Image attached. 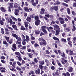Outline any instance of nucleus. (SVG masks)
I'll use <instances>...</instances> for the list:
<instances>
[{"mask_svg":"<svg viewBox=\"0 0 76 76\" xmlns=\"http://www.w3.org/2000/svg\"><path fill=\"white\" fill-rule=\"evenodd\" d=\"M53 26L54 27V30L56 31L55 35H58L60 34V26L57 25V24L55 25H53Z\"/></svg>","mask_w":76,"mask_h":76,"instance_id":"f257e3e1","label":"nucleus"},{"mask_svg":"<svg viewBox=\"0 0 76 76\" xmlns=\"http://www.w3.org/2000/svg\"><path fill=\"white\" fill-rule=\"evenodd\" d=\"M38 41H41L39 42V44L40 45H43V46H46V45L47 44V41L46 40H45L44 39L39 38L38 39Z\"/></svg>","mask_w":76,"mask_h":76,"instance_id":"f03ea898","label":"nucleus"},{"mask_svg":"<svg viewBox=\"0 0 76 76\" xmlns=\"http://www.w3.org/2000/svg\"><path fill=\"white\" fill-rule=\"evenodd\" d=\"M4 37L7 42L9 43L10 44H12V42H13V39H10L9 40V37H7L6 36H4Z\"/></svg>","mask_w":76,"mask_h":76,"instance_id":"7ed1b4c3","label":"nucleus"},{"mask_svg":"<svg viewBox=\"0 0 76 76\" xmlns=\"http://www.w3.org/2000/svg\"><path fill=\"white\" fill-rule=\"evenodd\" d=\"M36 2H34V0H31V3H32V6L35 7L37 6V4H38V0H36Z\"/></svg>","mask_w":76,"mask_h":76,"instance_id":"20e7f679","label":"nucleus"},{"mask_svg":"<svg viewBox=\"0 0 76 76\" xmlns=\"http://www.w3.org/2000/svg\"><path fill=\"white\" fill-rule=\"evenodd\" d=\"M1 66L2 65L0 64V66ZM0 70L1 73H3V72L5 73L6 72V71H5L6 70V68L3 66H0Z\"/></svg>","mask_w":76,"mask_h":76,"instance_id":"39448f33","label":"nucleus"},{"mask_svg":"<svg viewBox=\"0 0 76 76\" xmlns=\"http://www.w3.org/2000/svg\"><path fill=\"white\" fill-rule=\"evenodd\" d=\"M11 49L14 51H16L15 50H16V44L14 43L12 44Z\"/></svg>","mask_w":76,"mask_h":76,"instance_id":"423d86ee","label":"nucleus"},{"mask_svg":"<svg viewBox=\"0 0 76 76\" xmlns=\"http://www.w3.org/2000/svg\"><path fill=\"white\" fill-rule=\"evenodd\" d=\"M52 38L54 40H55V41H55V42H56V43H57L58 42H60V40L58 38H57V37L54 36L52 37Z\"/></svg>","mask_w":76,"mask_h":76,"instance_id":"0eeeda50","label":"nucleus"},{"mask_svg":"<svg viewBox=\"0 0 76 76\" xmlns=\"http://www.w3.org/2000/svg\"><path fill=\"white\" fill-rule=\"evenodd\" d=\"M40 20H37L35 22V24L36 26H38L40 25Z\"/></svg>","mask_w":76,"mask_h":76,"instance_id":"6e6552de","label":"nucleus"},{"mask_svg":"<svg viewBox=\"0 0 76 76\" xmlns=\"http://www.w3.org/2000/svg\"><path fill=\"white\" fill-rule=\"evenodd\" d=\"M15 12L14 13L15 14L16 16H18L19 15V10L17 9H15Z\"/></svg>","mask_w":76,"mask_h":76,"instance_id":"1a4fd4ad","label":"nucleus"},{"mask_svg":"<svg viewBox=\"0 0 76 76\" xmlns=\"http://www.w3.org/2000/svg\"><path fill=\"white\" fill-rule=\"evenodd\" d=\"M40 13L41 15H44L45 13V9L43 8H41Z\"/></svg>","mask_w":76,"mask_h":76,"instance_id":"9d476101","label":"nucleus"},{"mask_svg":"<svg viewBox=\"0 0 76 76\" xmlns=\"http://www.w3.org/2000/svg\"><path fill=\"white\" fill-rule=\"evenodd\" d=\"M26 39H25L24 40L26 41L27 42H28L29 41H30V39L29 38V37L28 35L26 36Z\"/></svg>","mask_w":76,"mask_h":76,"instance_id":"9b49d317","label":"nucleus"},{"mask_svg":"<svg viewBox=\"0 0 76 76\" xmlns=\"http://www.w3.org/2000/svg\"><path fill=\"white\" fill-rule=\"evenodd\" d=\"M5 35H9L10 32H9V30L7 28H5Z\"/></svg>","mask_w":76,"mask_h":76,"instance_id":"f8f14e48","label":"nucleus"},{"mask_svg":"<svg viewBox=\"0 0 76 76\" xmlns=\"http://www.w3.org/2000/svg\"><path fill=\"white\" fill-rule=\"evenodd\" d=\"M12 27L14 29V30H15L16 31H18V27L16 25H12Z\"/></svg>","mask_w":76,"mask_h":76,"instance_id":"ddd939ff","label":"nucleus"},{"mask_svg":"<svg viewBox=\"0 0 76 76\" xmlns=\"http://www.w3.org/2000/svg\"><path fill=\"white\" fill-rule=\"evenodd\" d=\"M61 4V2L58 0H57L55 1V3H54V6H56V5H59Z\"/></svg>","mask_w":76,"mask_h":76,"instance_id":"4468645a","label":"nucleus"},{"mask_svg":"<svg viewBox=\"0 0 76 76\" xmlns=\"http://www.w3.org/2000/svg\"><path fill=\"white\" fill-rule=\"evenodd\" d=\"M0 10L2 12H4V13H5L6 12V11H7L4 7H1L0 8Z\"/></svg>","mask_w":76,"mask_h":76,"instance_id":"2eb2a0df","label":"nucleus"},{"mask_svg":"<svg viewBox=\"0 0 76 76\" xmlns=\"http://www.w3.org/2000/svg\"><path fill=\"white\" fill-rule=\"evenodd\" d=\"M39 63L40 64L39 65H44L45 64V61L44 60L39 61Z\"/></svg>","mask_w":76,"mask_h":76,"instance_id":"dca6fc26","label":"nucleus"},{"mask_svg":"<svg viewBox=\"0 0 76 76\" xmlns=\"http://www.w3.org/2000/svg\"><path fill=\"white\" fill-rule=\"evenodd\" d=\"M24 10L25 12H30L29 10L28 7H24Z\"/></svg>","mask_w":76,"mask_h":76,"instance_id":"f3484780","label":"nucleus"},{"mask_svg":"<svg viewBox=\"0 0 76 76\" xmlns=\"http://www.w3.org/2000/svg\"><path fill=\"white\" fill-rule=\"evenodd\" d=\"M45 61L46 63V66H49V63H50L49 61H48L47 59H45Z\"/></svg>","mask_w":76,"mask_h":76,"instance_id":"a211bd4d","label":"nucleus"},{"mask_svg":"<svg viewBox=\"0 0 76 76\" xmlns=\"http://www.w3.org/2000/svg\"><path fill=\"white\" fill-rule=\"evenodd\" d=\"M26 20L29 22H31L32 21V19H31V18L30 17H27V18L26 19Z\"/></svg>","mask_w":76,"mask_h":76,"instance_id":"6ab92c4d","label":"nucleus"},{"mask_svg":"<svg viewBox=\"0 0 76 76\" xmlns=\"http://www.w3.org/2000/svg\"><path fill=\"white\" fill-rule=\"evenodd\" d=\"M35 73L36 74H37V75H39V74H40V69L39 68L37 69V70H36Z\"/></svg>","mask_w":76,"mask_h":76,"instance_id":"aec40b11","label":"nucleus"},{"mask_svg":"<svg viewBox=\"0 0 76 76\" xmlns=\"http://www.w3.org/2000/svg\"><path fill=\"white\" fill-rule=\"evenodd\" d=\"M12 37L15 38L16 39H17L18 37V36L16 35V34L12 33Z\"/></svg>","mask_w":76,"mask_h":76,"instance_id":"412c9836","label":"nucleus"},{"mask_svg":"<svg viewBox=\"0 0 76 76\" xmlns=\"http://www.w3.org/2000/svg\"><path fill=\"white\" fill-rule=\"evenodd\" d=\"M19 4H17V3H15V4H14V8L15 9H17V8H18V7H19Z\"/></svg>","mask_w":76,"mask_h":76,"instance_id":"4be33fe9","label":"nucleus"},{"mask_svg":"<svg viewBox=\"0 0 76 76\" xmlns=\"http://www.w3.org/2000/svg\"><path fill=\"white\" fill-rule=\"evenodd\" d=\"M3 43L4 45H6V47H8V46H9V43L7 42L6 41H4Z\"/></svg>","mask_w":76,"mask_h":76,"instance_id":"5701e85b","label":"nucleus"},{"mask_svg":"<svg viewBox=\"0 0 76 76\" xmlns=\"http://www.w3.org/2000/svg\"><path fill=\"white\" fill-rule=\"evenodd\" d=\"M66 32H70V31H71V28L69 27H66Z\"/></svg>","mask_w":76,"mask_h":76,"instance_id":"b1692460","label":"nucleus"},{"mask_svg":"<svg viewBox=\"0 0 76 76\" xmlns=\"http://www.w3.org/2000/svg\"><path fill=\"white\" fill-rule=\"evenodd\" d=\"M29 75H35V72L32 70H31L29 73Z\"/></svg>","mask_w":76,"mask_h":76,"instance_id":"393cba45","label":"nucleus"},{"mask_svg":"<svg viewBox=\"0 0 76 76\" xmlns=\"http://www.w3.org/2000/svg\"><path fill=\"white\" fill-rule=\"evenodd\" d=\"M47 67L46 66H44L43 68L41 69V71H43V70H47Z\"/></svg>","mask_w":76,"mask_h":76,"instance_id":"a878e982","label":"nucleus"},{"mask_svg":"<svg viewBox=\"0 0 76 76\" xmlns=\"http://www.w3.org/2000/svg\"><path fill=\"white\" fill-rule=\"evenodd\" d=\"M9 5L10 6L9 7H10V8H11V9H13V3H9Z\"/></svg>","mask_w":76,"mask_h":76,"instance_id":"bb28decb","label":"nucleus"},{"mask_svg":"<svg viewBox=\"0 0 76 76\" xmlns=\"http://www.w3.org/2000/svg\"><path fill=\"white\" fill-rule=\"evenodd\" d=\"M73 67L72 66H70L69 68L68 71L69 72H73Z\"/></svg>","mask_w":76,"mask_h":76,"instance_id":"cd10ccee","label":"nucleus"},{"mask_svg":"<svg viewBox=\"0 0 76 76\" xmlns=\"http://www.w3.org/2000/svg\"><path fill=\"white\" fill-rule=\"evenodd\" d=\"M54 8V10L55 11H58V6H53Z\"/></svg>","mask_w":76,"mask_h":76,"instance_id":"c85d7f7f","label":"nucleus"},{"mask_svg":"<svg viewBox=\"0 0 76 76\" xmlns=\"http://www.w3.org/2000/svg\"><path fill=\"white\" fill-rule=\"evenodd\" d=\"M15 55H17V56H18V57H20V56H21V55H20V53H19V52H16L15 53Z\"/></svg>","mask_w":76,"mask_h":76,"instance_id":"c756f323","label":"nucleus"},{"mask_svg":"<svg viewBox=\"0 0 76 76\" xmlns=\"http://www.w3.org/2000/svg\"><path fill=\"white\" fill-rule=\"evenodd\" d=\"M68 44L70 46V47H72V41H70L69 42H68Z\"/></svg>","mask_w":76,"mask_h":76,"instance_id":"7c9ffc66","label":"nucleus"},{"mask_svg":"<svg viewBox=\"0 0 76 76\" xmlns=\"http://www.w3.org/2000/svg\"><path fill=\"white\" fill-rule=\"evenodd\" d=\"M40 31L39 30H36L35 31V34L36 35H38L40 34Z\"/></svg>","mask_w":76,"mask_h":76,"instance_id":"2f4dec72","label":"nucleus"},{"mask_svg":"<svg viewBox=\"0 0 76 76\" xmlns=\"http://www.w3.org/2000/svg\"><path fill=\"white\" fill-rule=\"evenodd\" d=\"M73 28H72V32H74V31H75L76 30V27L74 25H72Z\"/></svg>","mask_w":76,"mask_h":76,"instance_id":"473e14b6","label":"nucleus"},{"mask_svg":"<svg viewBox=\"0 0 76 76\" xmlns=\"http://www.w3.org/2000/svg\"><path fill=\"white\" fill-rule=\"evenodd\" d=\"M34 19L36 20H40L39 18V17L38 15L37 16H35V17H34Z\"/></svg>","mask_w":76,"mask_h":76,"instance_id":"72a5a7b5","label":"nucleus"},{"mask_svg":"<svg viewBox=\"0 0 76 76\" xmlns=\"http://www.w3.org/2000/svg\"><path fill=\"white\" fill-rule=\"evenodd\" d=\"M16 64V61H14L12 64V66L14 67V68H16V66H15V65Z\"/></svg>","mask_w":76,"mask_h":76,"instance_id":"f704fd0d","label":"nucleus"},{"mask_svg":"<svg viewBox=\"0 0 76 76\" xmlns=\"http://www.w3.org/2000/svg\"><path fill=\"white\" fill-rule=\"evenodd\" d=\"M67 10L68 14V15H70V9L69 8H67Z\"/></svg>","mask_w":76,"mask_h":76,"instance_id":"c9c22d12","label":"nucleus"},{"mask_svg":"<svg viewBox=\"0 0 76 76\" xmlns=\"http://www.w3.org/2000/svg\"><path fill=\"white\" fill-rule=\"evenodd\" d=\"M65 20H64V19L62 20H61L60 21L61 24H64V23H65Z\"/></svg>","mask_w":76,"mask_h":76,"instance_id":"e433bc0d","label":"nucleus"},{"mask_svg":"<svg viewBox=\"0 0 76 76\" xmlns=\"http://www.w3.org/2000/svg\"><path fill=\"white\" fill-rule=\"evenodd\" d=\"M61 4L62 5V6H66V7H68V6H69V5H68V4L64 3H63V2Z\"/></svg>","mask_w":76,"mask_h":76,"instance_id":"4c0bfd02","label":"nucleus"},{"mask_svg":"<svg viewBox=\"0 0 76 76\" xmlns=\"http://www.w3.org/2000/svg\"><path fill=\"white\" fill-rule=\"evenodd\" d=\"M61 41H62V42H67V41H66V39L63 38H62L61 39Z\"/></svg>","mask_w":76,"mask_h":76,"instance_id":"58836bf2","label":"nucleus"},{"mask_svg":"<svg viewBox=\"0 0 76 76\" xmlns=\"http://www.w3.org/2000/svg\"><path fill=\"white\" fill-rule=\"evenodd\" d=\"M43 32V33L44 34H47V31L46 30V29L45 30H42Z\"/></svg>","mask_w":76,"mask_h":76,"instance_id":"ea45409f","label":"nucleus"},{"mask_svg":"<svg viewBox=\"0 0 76 76\" xmlns=\"http://www.w3.org/2000/svg\"><path fill=\"white\" fill-rule=\"evenodd\" d=\"M10 70L12 71L13 72H16L17 70L16 69H14L13 67H12V69L10 68Z\"/></svg>","mask_w":76,"mask_h":76,"instance_id":"a19ab883","label":"nucleus"},{"mask_svg":"<svg viewBox=\"0 0 76 76\" xmlns=\"http://www.w3.org/2000/svg\"><path fill=\"white\" fill-rule=\"evenodd\" d=\"M20 29L21 30H22V31H25V27H24L23 26H21Z\"/></svg>","mask_w":76,"mask_h":76,"instance_id":"79ce46f5","label":"nucleus"},{"mask_svg":"<svg viewBox=\"0 0 76 76\" xmlns=\"http://www.w3.org/2000/svg\"><path fill=\"white\" fill-rule=\"evenodd\" d=\"M27 55L28 56V57L30 58H32L33 57L31 55V53H27Z\"/></svg>","mask_w":76,"mask_h":76,"instance_id":"37998d69","label":"nucleus"},{"mask_svg":"<svg viewBox=\"0 0 76 76\" xmlns=\"http://www.w3.org/2000/svg\"><path fill=\"white\" fill-rule=\"evenodd\" d=\"M39 67L40 69V70H41V69H42L43 67H44V66L42 65H39Z\"/></svg>","mask_w":76,"mask_h":76,"instance_id":"c03bdc74","label":"nucleus"},{"mask_svg":"<svg viewBox=\"0 0 76 76\" xmlns=\"http://www.w3.org/2000/svg\"><path fill=\"white\" fill-rule=\"evenodd\" d=\"M42 30H45L46 29V26H42Z\"/></svg>","mask_w":76,"mask_h":76,"instance_id":"a18cd8bd","label":"nucleus"},{"mask_svg":"<svg viewBox=\"0 0 76 76\" xmlns=\"http://www.w3.org/2000/svg\"><path fill=\"white\" fill-rule=\"evenodd\" d=\"M44 18L45 19V20L46 22H49V20L47 18L45 17H44Z\"/></svg>","mask_w":76,"mask_h":76,"instance_id":"49530a36","label":"nucleus"},{"mask_svg":"<svg viewBox=\"0 0 76 76\" xmlns=\"http://www.w3.org/2000/svg\"><path fill=\"white\" fill-rule=\"evenodd\" d=\"M1 33H2V34H4V29L1 28Z\"/></svg>","mask_w":76,"mask_h":76,"instance_id":"de8ad7c7","label":"nucleus"},{"mask_svg":"<svg viewBox=\"0 0 76 76\" xmlns=\"http://www.w3.org/2000/svg\"><path fill=\"white\" fill-rule=\"evenodd\" d=\"M50 9L51 12H53L54 10V6H53L50 7Z\"/></svg>","mask_w":76,"mask_h":76,"instance_id":"09e8293b","label":"nucleus"},{"mask_svg":"<svg viewBox=\"0 0 76 76\" xmlns=\"http://www.w3.org/2000/svg\"><path fill=\"white\" fill-rule=\"evenodd\" d=\"M16 57H17V58H18V60L19 61H20L22 60V58L20 57V56H16Z\"/></svg>","mask_w":76,"mask_h":76,"instance_id":"8fccbe9b","label":"nucleus"},{"mask_svg":"<svg viewBox=\"0 0 76 76\" xmlns=\"http://www.w3.org/2000/svg\"><path fill=\"white\" fill-rule=\"evenodd\" d=\"M17 39V41H22V39H21V38L20 37H17V39Z\"/></svg>","mask_w":76,"mask_h":76,"instance_id":"3c124183","label":"nucleus"},{"mask_svg":"<svg viewBox=\"0 0 76 76\" xmlns=\"http://www.w3.org/2000/svg\"><path fill=\"white\" fill-rule=\"evenodd\" d=\"M34 61L36 63H38V59H37V58H34Z\"/></svg>","mask_w":76,"mask_h":76,"instance_id":"603ef678","label":"nucleus"},{"mask_svg":"<svg viewBox=\"0 0 76 76\" xmlns=\"http://www.w3.org/2000/svg\"><path fill=\"white\" fill-rule=\"evenodd\" d=\"M16 69L18 71H21V70H22V69L20 68H19V67H18V66L16 67Z\"/></svg>","mask_w":76,"mask_h":76,"instance_id":"864d4df0","label":"nucleus"},{"mask_svg":"<svg viewBox=\"0 0 76 76\" xmlns=\"http://www.w3.org/2000/svg\"><path fill=\"white\" fill-rule=\"evenodd\" d=\"M25 40H23L22 43L23 45H26V42H25Z\"/></svg>","mask_w":76,"mask_h":76,"instance_id":"5fc2aeb1","label":"nucleus"},{"mask_svg":"<svg viewBox=\"0 0 76 76\" xmlns=\"http://www.w3.org/2000/svg\"><path fill=\"white\" fill-rule=\"evenodd\" d=\"M21 37L22 38L23 40H24L25 39V36L23 35V34H22L21 35Z\"/></svg>","mask_w":76,"mask_h":76,"instance_id":"6e6d98bb","label":"nucleus"},{"mask_svg":"<svg viewBox=\"0 0 76 76\" xmlns=\"http://www.w3.org/2000/svg\"><path fill=\"white\" fill-rule=\"evenodd\" d=\"M61 56H62V57L64 58V57H65V53H64L63 52L62 54H62L61 55Z\"/></svg>","mask_w":76,"mask_h":76,"instance_id":"4d7b16f0","label":"nucleus"},{"mask_svg":"<svg viewBox=\"0 0 76 76\" xmlns=\"http://www.w3.org/2000/svg\"><path fill=\"white\" fill-rule=\"evenodd\" d=\"M64 19V18H63L61 17H59L58 18V20H59V21H61V20H63Z\"/></svg>","mask_w":76,"mask_h":76,"instance_id":"13d9d810","label":"nucleus"},{"mask_svg":"<svg viewBox=\"0 0 76 76\" xmlns=\"http://www.w3.org/2000/svg\"><path fill=\"white\" fill-rule=\"evenodd\" d=\"M72 15H73V16H75V15H76V13L75 12V11H72Z\"/></svg>","mask_w":76,"mask_h":76,"instance_id":"bf43d9fd","label":"nucleus"},{"mask_svg":"<svg viewBox=\"0 0 76 76\" xmlns=\"http://www.w3.org/2000/svg\"><path fill=\"white\" fill-rule=\"evenodd\" d=\"M23 73V71H21L19 73L20 75L21 76H23V75L22 74V73Z\"/></svg>","mask_w":76,"mask_h":76,"instance_id":"052dcab7","label":"nucleus"},{"mask_svg":"<svg viewBox=\"0 0 76 76\" xmlns=\"http://www.w3.org/2000/svg\"><path fill=\"white\" fill-rule=\"evenodd\" d=\"M45 52L46 53V54H51V53L50 52V51L48 50H46Z\"/></svg>","mask_w":76,"mask_h":76,"instance_id":"680f3d73","label":"nucleus"},{"mask_svg":"<svg viewBox=\"0 0 76 76\" xmlns=\"http://www.w3.org/2000/svg\"><path fill=\"white\" fill-rule=\"evenodd\" d=\"M20 42H19L18 41H17L16 42V44H21V42L20 41Z\"/></svg>","mask_w":76,"mask_h":76,"instance_id":"e2e57ef3","label":"nucleus"},{"mask_svg":"<svg viewBox=\"0 0 76 76\" xmlns=\"http://www.w3.org/2000/svg\"><path fill=\"white\" fill-rule=\"evenodd\" d=\"M69 55H74V53H73V51H71L70 52V53H69Z\"/></svg>","mask_w":76,"mask_h":76,"instance_id":"0e129e2a","label":"nucleus"},{"mask_svg":"<svg viewBox=\"0 0 76 76\" xmlns=\"http://www.w3.org/2000/svg\"><path fill=\"white\" fill-rule=\"evenodd\" d=\"M35 42H35V41H31V43L32 45H34V44H35Z\"/></svg>","mask_w":76,"mask_h":76,"instance_id":"69168bd1","label":"nucleus"},{"mask_svg":"<svg viewBox=\"0 0 76 76\" xmlns=\"http://www.w3.org/2000/svg\"><path fill=\"white\" fill-rule=\"evenodd\" d=\"M40 36H42V35H45V34H44V33H43V32H41L40 33Z\"/></svg>","mask_w":76,"mask_h":76,"instance_id":"338daca9","label":"nucleus"},{"mask_svg":"<svg viewBox=\"0 0 76 76\" xmlns=\"http://www.w3.org/2000/svg\"><path fill=\"white\" fill-rule=\"evenodd\" d=\"M66 76H70V73H69V72H67L66 73Z\"/></svg>","mask_w":76,"mask_h":76,"instance_id":"774afa93","label":"nucleus"}]
</instances>
